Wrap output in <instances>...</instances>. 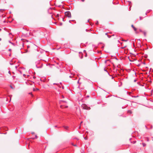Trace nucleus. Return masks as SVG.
Wrapping results in <instances>:
<instances>
[{"label":"nucleus","mask_w":153,"mask_h":153,"mask_svg":"<svg viewBox=\"0 0 153 153\" xmlns=\"http://www.w3.org/2000/svg\"><path fill=\"white\" fill-rule=\"evenodd\" d=\"M74 146H76V145H74Z\"/></svg>","instance_id":"27"},{"label":"nucleus","mask_w":153,"mask_h":153,"mask_svg":"<svg viewBox=\"0 0 153 153\" xmlns=\"http://www.w3.org/2000/svg\"><path fill=\"white\" fill-rule=\"evenodd\" d=\"M136 79H135L134 80V82H136Z\"/></svg>","instance_id":"15"},{"label":"nucleus","mask_w":153,"mask_h":153,"mask_svg":"<svg viewBox=\"0 0 153 153\" xmlns=\"http://www.w3.org/2000/svg\"><path fill=\"white\" fill-rule=\"evenodd\" d=\"M11 50V49H9V51H10Z\"/></svg>","instance_id":"18"},{"label":"nucleus","mask_w":153,"mask_h":153,"mask_svg":"<svg viewBox=\"0 0 153 153\" xmlns=\"http://www.w3.org/2000/svg\"><path fill=\"white\" fill-rule=\"evenodd\" d=\"M135 40H134V41H133V42L134 43V42H135Z\"/></svg>","instance_id":"26"},{"label":"nucleus","mask_w":153,"mask_h":153,"mask_svg":"<svg viewBox=\"0 0 153 153\" xmlns=\"http://www.w3.org/2000/svg\"><path fill=\"white\" fill-rule=\"evenodd\" d=\"M84 139L85 140H87V137H85L84 138Z\"/></svg>","instance_id":"11"},{"label":"nucleus","mask_w":153,"mask_h":153,"mask_svg":"<svg viewBox=\"0 0 153 153\" xmlns=\"http://www.w3.org/2000/svg\"><path fill=\"white\" fill-rule=\"evenodd\" d=\"M65 16L66 17L70 18L71 17V13L69 11H67L65 13Z\"/></svg>","instance_id":"1"},{"label":"nucleus","mask_w":153,"mask_h":153,"mask_svg":"<svg viewBox=\"0 0 153 153\" xmlns=\"http://www.w3.org/2000/svg\"><path fill=\"white\" fill-rule=\"evenodd\" d=\"M131 27L134 29V31H136L137 30V29L135 28L133 25H131Z\"/></svg>","instance_id":"3"},{"label":"nucleus","mask_w":153,"mask_h":153,"mask_svg":"<svg viewBox=\"0 0 153 153\" xmlns=\"http://www.w3.org/2000/svg\"><path fill=\"white\" fill-rule=\"evenodd\" d=\"M1 39H0V40H1Z\"/></svg>","instance_id":"32"},{"label":"nucleus","mask_w":153,"mask_h":153,"mask_svg":"<svg viewBox=\"0 0 153 153\" xmlns=\"http://www.w3.org/2000/svg\"><path fill=\"white\" fill-rule=\"evenodd\" d=\"M135 40H134V41H133V42L134 43V42H135Z\"/></svg>","instance_id":"25"},{"label":"nucleus","mask_w":153,"mask_h":153,"mask_svg":"<svg viewBox=\"0 0 153 153\" xmlns=\"http://www.w3.org/2000/svg\"><path fill=\"white\" fill-rule=\"evenodd\" d=\"M82 123V121L80 123V124H81Z\"/></svg>","instance_id":"17"},{"label":"nucleus","mask_w":153,"mask_h":153,"mask_svg":"<svg viewBox=\"0 0 153 153\" xmlns=\"http://www.w3.org/2000/svg\"><path fill=\"white\" fill-rule=\"evenodd\" d=\"M29 94L31 95L32 94V92H30V93H29Z\"/></svg>","instance_id":"14"},{"label":"nucleus","mask_w":153,"mask_h":153,"mask_svg":"<svg viewBox=\"0 0 153 153\" xmlns=\"http://www.w3.org/2000/svg\"><path fill=\"white\" fill-rule=\"evenodd\" d=\"M123 41H126V40H122Z\"/></svg>","instance_id":"16"},{"label":"nucleus","mask_w":153,"mask_h":153,"mask_svg":"<svg viewBox=\"0 0 153 153\" xmlns=\"http://www.w3.org/2000/svg\"><path fill=\"white\" fill-rule=\"evenodd\" d=\"M128 112L130 113V114H131L132 113L131 111L130 110H129L128 111Z\"/></svg>","instance_id":"7"},{"label":"nucleus","mask_w":153,"mask_h":153,"mask_svg":"<svg viewBox=\"0 0 153 153\" xmlns=\"http://www.w3.org/2000/svg\"><path fill=\"white\" fill-rule=\"evenodd\" d=\"M57 16H58V14L57 15Z\"/></svg>","instance_id":"29"},{"label":"nucleus","mask_w":153,"mask_h":153,"mask_svg":"<svg viewBox=\"0 0 153 153\" xmlns=\"http://www.w3.org/2000/svg\"><path fill=\"white\" fill-rule=\"evenodd\" d=\"M96 24H97H97H98V22H97V23H96Z\"/></svg>","instance_id":"21"},{"label":"nucleus","mask_w":153,"mask_h":153,"mask_svg":"<svg viewBox=\"0 0 153 153\" xmlns=\"http://www.w3.org/2000/svg\"><path fill=\"white\" fill-rule=\"evenodd\" d=\"M64 127L65 129H67L68 128V127L67 126H64Z\"/></svg>","instance_id":"5"},{"label":"nucleus","mask_w":153,"mask_h":153,"mask_svg":"<svg viewBox=\"0 0 153 153\" xmlns=\"http://www.w3.org/2000/svg\"><path fill=\"white\" fill-rule=\"evenodd\" d=\"M22 40H24L23 39H22Z\"/></svg>","instance_id":"30"},{"label":"nucleus","mask_w":153,"mask_h":153,"mask_svg":"<svg viewBox=\"0 0 153 153\" xmlns=\"http://www.w3.org/2000/svg\"><path fill=\"white\" fill-rule=\"evenodd\" d=\"M25 41L24 42H25V44H26V42H28V41H27V40H25Z\"/></svg>","instance_id":"6"},{"label":"nucleus","mask_w":153,"mask_h":153,"mask_svg":"<svg viewBox=\"0 0 153 153\" xmlns=\"http://www.w3.org/2000/svg\"><path fill=\"white\" fill-rule=\"evenodd\" d=\"M10 88L12 89H14V88H13V87L12 86L10 85Z\"/></svg>","instance_id":"10"},{"label":"nucleus","mask_w":153,"mask_h":153,"mask_svg":"<svg viewBox=\"0 0 153 153\" xmlns=\"http://www.w3.org/2000/svg\"><path fill=\"white\" fill-rule=\"evenodd\" d=\"M11 45H12V47H13L14 46V44L12 43H11Z\"/></svg>","instance_id":"8"},{"label":"nucleus","mask_w":153,"mask_h":153,"mask_svg":"<svg viewBox=\"0 0 153 153\" xmlns=\"http://www.w3.org/2000/svg\"><path fill=\"white\" fill-rule=\"evenodd\" d=\"M27 76H29V75H27Z\"/></svg>","instance_id":"31"},{"label":"nucleus","mask_w":153,"mask_h":153,"mask_svg":"<svg viewBox=\"0 0 153 153\" xmlns=\"http://www.w3.org/2000/svg\"><path fill=\"white\" fill-rule=\"evenodd\" d=\"M104 70H105V71H106V72H107V71H106V70L104 69Z\"/></svg>","instance_id":"24"},{"label":"nucleus","mask_w":153,"mask_h":153,"mask_svg":"<svg viewBox=\"0 0 153 153\" xmlns=\"http://www.w3.org/2000/svg\"><path fill=\"white\" fill-rule=\"evenodd\" d=\"M82 107L84 109L88 110V108H86L87 106L85 104H83L82 105Z\"/></svg>","instance_id":"2"},{"label":"nucleus","mask_w":153,"mask_h":153,"mask_svg":"<svg viewBox=\"0 0 153 153\" xmlns=\"http://www.w3.org/2000/svg\"><path fill=\"white\" fill-rule=\"evenodd\" d=\"M133 46H134V43H133Z\"/></svg>","instance_id":"22"},{"label":"nucleus","mask_w":153,"mask_h":153,"mask_svg":"<svg viewBox=\"0 0 153 153\" xmlns=\"http://www.w3.org/2000/svg\"><path fill=\"white\" fill-rule=\"evenodd\" d=\"M23 75L24 76H26V75L25 74H24Z\"/></svg>","instance_id":"20"},{"label":"nucleus","mask_w":153,"mask_h":153,"mask_svg":"<svg viewBox=\"0 0 153 153\" xmlns=\"http://www.w3.org/2000/svg\"><path fill=\"white\" fill-rule=\"evenodd\" d=\"M39 90V89L37 88H36V89H35L34 88H33V90L34 91H38V90Z\"/></svg>","instance_id":"4"},{"label":"nucleus","mask_w":153,"mask_h":153,"mask_svg":"<svg viewBox=\"0 0 153 153\" xmlns=\"http://www.w3.org/2000/svg\"><path fill=\"white\" fill-rule=\"evenodd\" d=\"M86 108H88V110L90 109V108L89 107H88L87 106V107H86Z\"/></svg>","instance_id":"12"},{"label":"nucleus","mask_w":153,"mask_h":153,"mask_svg":"<svg viewBox=\"0 0 153 153\" xmlns=\"http://www.w3.org/2000/svg\"><path fill=\"white\" fill-rule=\"evenodd\" d=\"M27 48H30V46L29 45H27Z\"/></svg>","instance_id":"9"},{"label":"nucleus","mask_w":153,"mask_h":153,"mask_svg":"<svg viewBox=\"0 0 153 153\" xmlns=\"http://www.w3.org/2000/svg\"><path fill=\"white\" fill-rule=\"evenodd\" d=\"M80 128V126H79V128Z\"/></svg>","instance_id":"28"},{"label":"nucleus","mask_w":153,"mask_h":153,"mask_svg":"<svg viewBox=\"0 0 153 153\" xmlns=\"http://www.w3.org/2000/svg\"><path fill=\"white\" fill-rule=\"evenodd\" d=\"M62 105H61V108H62Z\"/></svg>","instance_id":"23"},{"label":"nucleus","mask_w":153,"mask_h":153,"mask_svg":"<svg viewBox=\"0 0 153 153\" xmlns=\"http://www.w3.org/2000/svg\"><path fill=\"white\" fill-rule=\"evenodd\" d=\"M143 146H145L146 145L144 143H143Z\"/></svg>","instance_id":"13"},{"label":"nucleus","mask_w":153,"mask_h":153,"mask_svg":"<svg viewBox=\"0 0 153 153\" xmlns=\"http://www.w3.org/2000/svg\"><path fill=\"white\" fill-rule=\"evenodd\" d=\"M31 95V96H32V97H33V94H32Z\"/></svg>","instance_id":"19"}]
</instances>
